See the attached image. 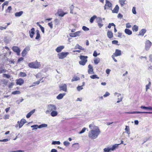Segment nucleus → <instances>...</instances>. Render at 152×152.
<instances>
[{
  "label": "nucleus",
  "mask_w": 152,
  "mask_h": 152,
  "mask_svg": "<svg viewBox=\"0 0 152 152\" xmlns=\"http://www.w3.org/2000/svg\"><path fill=\"white\" fill-rule=\"evenodd\" d=\"M89 127L91 130L88 133V137L91 139L96 138L100 133V131L99 127L96 126L93 124L89 125Z\"/></svg>",
  "instance_id": "f257e3e1"
},
{
  "label": "nucleus",
  "mask_w": 152,
  "mask_h": 152,
  "mask_svg": "<svg viewBox=\"0 0 152 152\" xmlns=\"http://www.w3.org/2000/svg\"><path fill=\"white\" fill-rule=\"evenodd\" d=\"M56 107L55 105L53 104H49L47 106V110L45 111V113L47 114H48L50 112L56 110Z\"/></svg>",
  "instance_id": "f03ea898"
},
{
  "label": "nucleus",
  "mask_w": 152,
  "mask_h": 152,
  "mask_svg": "<svg viewBox=\"0 0 152 152\" xmlns=\"http://www.w3.org/2000/svg\"><path fill=\"white\" fill-rule=\"evenodd\" d=\"M28 66L32 68L36 69L40 67L41 65L40 63L38 62L37 61L35 62H32L29 63Z\"/></svg>",
  "instance_id": "7ed1b4c3"
},
{
  "label": "nucleus",
  "mask_w": 152,
  "mask_h": 152,
  "mask_svg": "<svg viewBox=\"0 0 152 152\" xmlns=\"http://www.w3.org/2000/svg\"><path fill=\"white\" fill-rule=\"evenodd\" d=\"M87 56H80V58L81 60V61H79V64L83 66H84L86 64V63L87 61L86 58H87Z\"/></svg>",
  "instance_id": "20e7f679"
},
{
  "label": "nucleus",
  "mask_w": 152,
  "mask_h": 152,
  "mask_svg": "<svg viewBox=\"0 0 152 152\" xmlns=\"http://www.w3.org/2000/svg\"><path fill=\"white\" fill-rule=\"evenodd\" d=\"M69 54L68 52H62L58 54L57 56L59 59H63L65 58Z\"/></svg>",
  "instance_id": "39448f33"
},
{
  "label": "nucleus",
  "mask_w": 152,
  "mask_h": 152,
  "mask_svg": "<svg viewBox=\"0 0 152 152\" xmlns=\"http://www.w3.org/2000/svg\"><path fill=\"white\" fill-rule=\"evenodd\" d=\"M26 122V120L24 119H22L20 121H18L17 122V124L15 126V127L17 128L18 126V125L19 127V128H21L24 124Z\"/></svg>",
  "instance_id": "423d86ee"
},
{
  "label": "nucleus",
  "mask_w": 152,
  "mask_h": 152,
  "mask_svg": "<svg viewBox=\"0 0 152 152\" xmlns=\"http://www.w3.org/2000/svg\"><path fill=\"white\" fill-rule=\"evenodd\" d=\"M145 44V49L148 50L152 45V43L149 40H147L146 41Z\"/></svg>",
  "instance_id": "0eeeda50"
},
{
  "label": "nucleus",
  "mask_w": 152,
  "mask_h": 152,
  "mask_svg": "<svg viewBox=\"0 0 152 152\" xmlns=\"http://www.w3.org/2000/svg\"><path fill=\"white\" fill-rule=\"evenodd\" d=\"M12 49L13 51L16 53L18 56L20 55V50L19 48L17 46H14L12 47Z\"/></svg>",
  "instance_id": "6e6552de"
},
{
  "label": "nucleus",
  "mask_w": 152,
  "mask_h": 152,
  "mask_svg": "<svg viewBox=\"0 0 152 152\" xmlns=\"http://www.w3.org/2000/svg\"><path fill=\"white\" fill-rule=\"evenodd\" d=\"M30 48L28 47H26L22 53V56L23 57H24L26 56L27 52L30 50Z\"/></svg>",
  "instance_id": "1a4fd4ad"
},
{
  "label": "nucleus",
  "mask_w": 152,
  "mask_h": 152,
  "mask_svg": "<svg viewBox=\"0 0 152 152\" xmlns=\"http://www.w3.org/2000/svg\"><path fill=\"white\" fill-rule=\"evenodd\" d=\"M59 87L60 91H63L65 92L67 91V86L66 84H62L61 86H60Z\"/></svg>",
  "instance_id": "9d476101"
},
{
  "label": "nucleus",
  "mask_w": 152,
  "mask_h": 152,
  "mask_svg": "<svg viewBox=\"0 0 152 152\" xmlns=\"http://www.w3.org/2000/svg\"><path fill=\"white\" fill-rule=\"evenodd\" d=\"M58 15L59 16L63 17L64 15L67 14L66 12H64L61 9H59L57 12Z\"/></svg>",
  "instance_id": "9b49d317"
},
{
  "label": "nucleus",
  "mask_w": 152,
  "mask_h": 152,
  "mask_svg": "<svg viewBox=\"0 0 152 152\" xmlns=\"http://www.w3.org/2000/svg\"><path fill=\"white\" fill-rule=\"evenodd\" d=\"M23 83L24 80L21 78H20L16 80V84L18 85L21 86L23 84Z\"/></svg>",
  "instance_id": "f8f14e48"
},
{
  "label": "nucleus",
  "mask_w": 152,
  "mask_h": 152,
  "mask_svg": "<svg viewBox=\"0 0 152 152\" xmlns=\"http://www.w3.org/2000/svg\"><path fill=\"white\" fill-rule=\"evenodd\" d=\"M88 68H89L88 71V73L90 74H94L93 69L91 65V64H89L88 66Z\"/></svg>",
  "instance_id": "ddd939ff"
},
{
  "label": "nucleus",
  "mask_w": 152,
  "mask_h": 152,
  "mask_svg": "<svg viewBox=\"0 0 152 152\" xmlns=\"http://www.w3.org/2000/svg\"><path fill=\"white\" fill-rule=\"evenodd\" d=\"M121 54V51L118 49H116L115 53L113 54V55H114L115 56H120Z\"/></svg>",
  "instance_id": "4468645a"
},
{
  "label": "nucleus",
  "mask_w": 152,
  "mask_h": 152,
  "mask_svg": "<svg viewBox=\"0 0 152 152\" xmlns=\"http://www.w3.org/2000/svg\"><path fill=\"white\" fill-rule=\"evenodd\" d=\"M35 29L34 28H32L31 30V31H29V34L31 38H32L33 37Z\"/></svg>",
  "instance_id": "2eb2a0df"
},
{
  "label": "nucleus",
  "mask_w": 152,
  "mask_h": 152,
  "mask_svg": "<svg viewBox=\"0 0 152 152\" xmlns=\"http://www.w3.org/2000/svg\"><path fill=\"white\" fill-rule=\"evenodd\" d=\"M119 8L118 6V5H116L114 9L112 10V12L116 13H118Z\"/></svg>",
  "instance_id": "dca6fc26"
},
{
  "label": "nucleus",
  "mask_w": 152,
  "mask_h": 152,
  "mask_svg": "<svg viewBox=\"0 0 152 152\" xmlns=\"http://www.w3.org/2000/svg\"><path fill=\"white\" fill-rule=\"evenodd\" d=\"M64 48V46L58 47L56 49V51L58 53H59L62 51Z\"/></svg>",
  "instance_id": "f3484780"
},
{
  "label": "nucleus",
  "mask_w": 152,
  "mask_h": 152,
  "mask_svg": "<svg viewBox=\"0 0 152 152\" xmlns=\"http://www.w3.org/2000/svg\"><path fill=\"white\" fill-rule=\"evenodd\" d=\"M66 95L65 93L60 94L56 97V98L58 99H62L63 97Z\"/></svg>",
  "instance_id": "a211bd4d"
},
{
  "label": "nucleus",
  "mask_w": 152,
  "mask_h": 152,
  "mask_svg": "<svg viewBox=\"0 0 152 152\" xmlns=\"http://www.w3.org/2000/svg\"><path fill=\"white\" fill-rule=\"evenodd\" d=\"M35 111V109H34L31 111L30 112L28 113L26 115V117L27 118H29Z\"/></svg>",
  "instance_id": "6ab92c4d"
},
{
  "label": "nucleus",
  "mask_w": 152,
  "mask_h": 152,
  "mask_svg": "<svg viewBox=\"0 0 152 152\" xmlns=\"http://www.w3.org/2000/svg\"><path fill=\"white\" fill-rule=\"evenodd\" d=\"M105 3V6H107V7L109 8L112 7V4L108 0H106Z\"/></svg>",
  "instance_id": "aec40b11"
},
{
  "label": "nucleus",
  "mask_w": 152,
  "mask_h": 152,
  "mask_svg": "<svg viewBox=\"0 0 152 152\" xmlns=\"http://www.w3.org/2000/svg\"><path fill=\"white\" fill-rule=\"evenodd\" d=\"M107 35L109 38H111L113 37V34L112 31H108L107 33Z\"/></svg>",
  "instance_id": "412c9836"
},
{
  "label": "nucleus",
  "mask_w": 152,
  "mask_h": 152,
  "mask_svg": "<svg viewBox=\"0 0 152 152\" xmlns=\"http://www.w3.org/2000/svg\"><path fill=\"white\" fill-rule=\"evenodd\" d=\"M124 31L126 34L128 35H130L132 34V31L131 30L127 28L125 29Z\"/></svg>",
  "instance_id": "4be33fe9"
},
{
  "label": "nucleus",
  "mask_w": 152,
  "mask_h": 152,
  "mask_svg": "<svg viewBox=\"0 0 152 152\" xmlns=\"http://www.w3.org/2000/svg\"><path fill=\"white\" fill-rule=\"evenodd\" d=\"M75 49H79L80 50H84V49L79 44H77L75 46Z\"/></svg>",
  "instance_id": "5701e85b"
},
{
  "label": "nucleus",
  "mask_w": 152,
  "mask_h": 152,
  "mask_svg": "<svg viewBox=\"0 0 152 152\" xmlns=\"http://www.w3.org/2000/svg\"><path fill=\"white\" fill-rule=\"evenodd\" d=\"M146 30L145 29H142L139 32V35L143 36L144 34L145 33Z\"/></svg>",
  "instance_id": "b1692460"
},
{
  "label": "nucleus",
  "mask_w": 152,
  "mask_h": 152,
  "mask_svg": "<svg viewBox=\"0 0 152 152\" xmlns=\"http://www.w3.org/2000/svg\"><path fill=\"white\" fill-rule=\"evenodd\" d=\"M58 112L55 110H53L51 112V115L52 117H55L57 116L58 115Z\"/></svg>",
  "instance_id": "393cba45"
},
{
  "label": "nucleus",
  "mask_w": 152,
  "mask_h": 152,
  "mask_svg": "<svg viewBox=\"0 0 152 152\" xmlns=\"http://www.w3.org/2000/svg\"><path fill=\"white\" fill-rule=\"evenodd\" d=\"M111 151L110 147H107L103 149V152H110Z\"/></svg>",
  "instance_id": "a878e982"
},
{
  "label": "nucleus",
  "mask_w": 152,
  "mask_h": 152,
  "mask_svg": "<svg viewBox=\"0 0 152 152\" xmlns=\"http://www.w3.org/2000/svg\"><path fill=\"white\" fill-rule=\"evenodd\" d=\"M140 108L142 109H144L145 110H152V107H151V106L146 107L145 106H142L140 107Z\"/></svg>",
  "instance_id": "bb28decb"
},
{
  "label": "nucleus",
  "mask_w": 152,
  "mask_h": 152,
  "mask_svg": "<svg viewBox=\"0 0 152 152\" xmlns=\"http://www.w3.org/2000/svg\"><path fill=\"white\" fill-rule=\"evenodd\" d=\"M23 13V12L20 11L18 12H17L15 13V16L17 17H19L21 16Z\"/></svg>",
  "instance_id": "cd10ccee"
},
{
  "label": "nucleus",
  "mask_w": 152,
  "mask_h": 152,
  "mask_svg": "<svg viewBox=\"0 0 152 152\" xmlns=\"http://www.w3.org/2000/svg\"><path fill=\"white\" fill-rule=\"evenodd\" d=\"M125 130L127 134L129 135L130 134V131L129 128V126H126Z\"/></svg>",
  "instance_id": "c85d7f7f"
},
{
  "label": "nucleus",
  "mask_w": 152,
  "mask_h": 152,
  "mask_svg": "<svg viewBox=\"0 0 152 152\" xmlns=\"http://www.w3.org/2000/svg\"><path fill=\"white\" fill-rule=\"evenodd\" d=\"M37 25L38 26L40 27L41 30L42 32L44 33L45 32V29L42 26L40 25L39 22L37 23Z\"/></svg>",
  "instance_id": "c756f323"
},
{
  "label": "nucleus",
  "mask_w": 152,
  "mask_h": 152,
  "mask_svg": "<svg viewBox=\"0 0 152 152\" xmlns=\"http://www.w3.org/2000/svg\"><path fill=\"white\" fill-rule=\"evenodd\" d=\"M120 144H115L113 145L112 147H110L111 151H113L115 150Z\"/></svg>",
  "instance_id": "7c9ffc66"
},
{
  "label": "nucleus",
  "mask_w": 152,
  "mask_h": 152,
  "mask_svg": "<svg viewBox=\"0 0 152 152\" xmlns=\"http://www.w3.org/2000/svg\"><path fill=\"white\" fill-rule=\"evenodd\" d=\"M151 85V82L150 81L149 82V83L148 84H147L145 86V91H147L148 89L150 88Z\"/></svg>",
  "instance_id": "2f4dec72"
},
{
  "label": "nucleus",
  "mask_w": 152,
  "mask_h": 152,
  "mask_svg": "<svg viewBox=\"0 0 152 152\" xmlns=\"http://www.w3.org/2000/svg\"><path fill=\"white\" fill-rule=\"evenodd\" d=\"M126 0H119V2L120 4L121 7H123L124 4H125V2Z\"/></svg>",
  "instance_id": "473e14b6"
},
{
  "label": "nucleus",
  "mask_w": 152,
  "mask_h": 152,
  "mask_svg": "<svg viewBox=\"0 0 152 152\" xmlns=\"http://www.w3.org/2000/svg\"><path fill=\"white\" fill-rule=\"evenodd\" d=\"M96 18L97 16L96 15H94L92 17H91V18L90 19V23H93L94 22V20L96 19Z\"/></svg>",
  "instance_id": "72a5a7b5"
},
{
  "label": "nucleus",
  "mask_w": 152,
  "mask_h": 152,
  "mask_svg": "<svg viewBox=\"0 0 152 152\" xmlns=\"http://www.w3.org/2000/svg\"><path fill=\"white\" fill-rule=\"evenodd\" d=\"M36 34L37 36L35 38V39H38L40 37L39 32L38 30H36Z\"/></svg>",
  "instance_id": "f704fd0d"
},
{
  "label": "nucleus",
  "mask_w": 152,
  "mask_h": 152,
  "mask_svg": "<svg viewBox=\"0 0 152 152\" xmlns=\"http://www.w3.org/2000/svg\"><path fill=\"white\" fill-rule=\"evenodd\" d=\"M47 126L48 125L47 124H43L38 126V128L39 129H40L43 127H47Z\"/></svg>",
  "instance_id": "c9c22d12"
},
{
  "label": "nucleus",
  "mask_w": 152,
  "mask_h": 152,
  "mask_svg": "<svg viewBox=\"0 0 152 152\" xmlns=\"http://www.w3.org/2000/svg\"><path fill=\"white\" fill-rule=\"evenodd\" d=\"M100 59L99 58H96L94 59V63L95 64H97L99 63V62H100Z\"/></svg>",
  "instance_id": "e433bc0d"
},
{
  "label": "nucleus",
  "mask_w": 152,
  "mask_h": 152,
  "mask_svg": "<svg viewBox=\"0 0 152 152\" xmlns=\"http://www.w3.org/2000/svg\"><path fill=\"white\" fill-rule=\"evenodd\" d=\"M138 29V26L136 25H134L132 28V30L133 31H137Z\"/></svg>",
  "instance_id": "4c0bfd02"
},
{
  "label": "nucleus",
  "mask_w": 152,
  "mask_h": 152,
  "mask_svg": "<svg viewBox=\"0 0 152 152\" xmlns=\"http://www.w3.org/2000/svg\"><path fill=\"white\" fill-rule=\"evenodd\" d=\"M12 10V8L11 6H9L8 7L7 9L6 10V12L7 13H11V11Z\"/></svg>",
  "instance_id": "58836bf2"
},
{
  "label": "nucleus",
  "mask_w": 152,
  "mask_h": 152,
  "mask_svg": "<svg viewBox=\"0 0 152 152\" xmlns=\"http://www.w3.org/2000/svg\"><path fill=\"white\" fill-rule=\"evenodd\" d=\"M126 113L129 114L140 113V111L128 112H126Z\"/></svg>",
  "instance_id": "ea45409f"
},
{
  "label": "nucleus",
  "mask_w": 152,
  "mask_h": 152,
  "mask_svg": "<svg viewBox=\"0 0 152 152\" xmlns=\"http://www.w3.org/2000/svg\"><path fill=\"white\" fill-rule=\"evenodd\" d=\"M79 79H80V78L78 77H77V76H76V77L75 76V77H73V78L72 79L71 81L72 82H73L74 81L78 80H79Z\"/></svg>",
  "instance_id": "a19ab883"
},
{
  "label": "nucleus",
  "mask_w": 152,
  "mask_h": 152,
  "mask_svg": "<svg viewBox=\"0 0 152 152\" xmlns=\"http://www.w3.org/2000/svg\"><path fill=\"white\" fill-rule=\"evenodd\" d=\"M90 77L92 79H95V78H97L99 79V77L97 76V75H91L90 76Z\"/></svg>",
  "instance_id": "79ce46f5"
},
{
  "label": "nucleus",
  "mask_w": 152,
  "mask_h": 152,
  "mask_svg": "<svg viewBox=\"0 0 152 152\" xmlns=\"http://www.w3.org/2000/svg\"><path fill=\"white\" fill-rule=\"evenodd\" d=\"M82 32L81 31H77L75 33V37L77 36H80L81 33Z\"/></svg>",
  "instance_id": "37998d69"
},
{
  "label": "nucleus",
  "mask_w": 152,
  "mask_h": 152,
  "mask_svg": "<svg viewBox=\"0 0 152 152\" xmlns=\"http://www.w3.org/2000/svg\"><path fill=\"white\" fill-rule=\"evenodd\" d=\"M96 21L97 23H102V19L100 17H98L96 18Z\"/></svg>",
  "instance_id": "c03bdc74"
},
{
  "label": "nucleus",
  "mask_w": 152,
  "mask_h": 152,
  "mask_svg": "<svg viewBox=\"0 0 152 152\" xmlns=\"http://www.w3.org/2000/svg\"><path fill=\"white\" fill-rule=\"evenodd\" d=\"M7 71V70L3 69L2 67L0 68V73L6 72Z\"/></svg>",
  "instance_id": "a18cd8bd"
},
{
  "label": "nucleus",
  "mask_w": 152,
  "mask_h": 152,
  "mask_svg": "<svg viewBox=\"0 0 152 152\" xmlns=\"http://www.w3.org/2000/svg\"><path fill=\"white\" fill-rule=\"evenodd\" d=\"M60 142L59 141H53L52 144V145H60Z\"/></svg>",
  "instance_id": "49530a36"
},
{
  "label": "nucleus",
  "mask_w": 152,
  "mask_h": 152,
  "mask_svg": "<svg viewBox=\"0 0 152 152\" xmlns=\"http://www.w3.org/2000/svg\"><path fill=\"white\" fill-rule=\"evenodd\" d=\"M41 80H39L37 81L34 82L33 83V84H34V85L30 86V87L35 86L36 85H38L40 83Z\"/></svg>",
  "instance_id": "de8ad7c7"
},
{
  "label": "nucleus",
  "mask_w": 152,
  "mask_h": 152,
  "mask_svg": "<svg viewBox=\"0 0 152 152\" xmlns=\"http://www.w3.org/2000/svg\"><path fill=\"white\" fill-rule=\"evenodd\" d=\"M19 75L20 76L22 77H25L26 76V73L22 72H20Z\"/></svg>",
  "instance_id": "09e8293b"
},
{
  "label": "nucleus",
  "mask_w": 152,
  "mask_h": 152,
  "mask_svg": "<svg viewBox=\"0 0 152 152\" xmlns=\"http://www.w3.org/2000/svg\"><path fill=\"white\" fill-rule=\"evenodd\" d=\"M112 26H115V25L113 23H110L107 26L108 28H110Z\"/></svg>",
  "instance_id": "8fccbe9b"
},
{
  "label": "nucleus",
  "mask_w": 152,
  "mask_h": 152,
  "mask_svg": "<svg viewBox=\"0 0 152 152\" xmlns=\"http://www.w3.org/2000/svg\"><path fill=\"white\" fill-rule=\"evenodd\" d=\"M86 129L85 127L83 128L82 130H81V131L79 132H78V134H81L82 133H84L86 131Z\"/></svg>",
  "instance_id": "3c124183"
},
{
  "label": "nucleus",
  "mask_w": 152,
  "mask_h": 152,
  "mask_svg": "<svg viewBox=\"0 0 152 152\" xmlns=\"http://www.w3.org/2000/svg\"><path fill=\"white\" fill-rule=\"evenodd\" d=\"M20 92L19 91H14L12 93V94L15 95L17 94H20Z\"/></svg>",
  "instance_id": "603ef678"
},
{
  "label": "nucleus",
  "mask_w": 152,
  "mask_h": 152,
  "mask_svg": "<svg viewBox=\"0 0 152 152\" xmlns=\"http://www.w3.org/2000/svg\"><path fill=\"white\" fill-rule=\"evenodd\" d=\"M70 142L67 141H65L64 142V145L66 146H68Z\"/></svg>",
  "instance_id": "864d4df0"
},
{
  "label": "nucleus",
  "mask_w": 152,
  "mask_h": 152,
  "mask_svg": "<svg viewBox=\"0 0 152 152\" xmlns=\"http://www.w3.org/2000/svg\"><path fill=\"white\" fill-rule=\"evenodd\" d=\"M3 77H6L7 78H9L10 77V75L7 74H3Z\"/></svg>",
  "instance_id": "5fc2aeb1"
},
{
  "label": "nucleus",
  "mask_w": 152,
  "mask_h": 152,
  "mask_svg": "<svg viewBox=\"0 0 152 152\" xmlns=\"http://www.w3.org/2000/svg\"><path fill=\"white\" fill-rule=\"evenodd\" d=\"M77 90L78 91H80L81 90L83 89V88L82 86H78L77 88Z\"/></svg>",
  "instance_id": "6e6d98bb"
},
{
  "label": "nucleus",
  "mask_w": 152,
  "mask_h": 152,
  "mask_svg": "<svg viewBox=\"0 0 152 152\" xmlns=\"http://www.w3.org/2000/svg\"><path fill=\"white\" fill-rule=\"evenodd\" d=\"M114 95L115 96H117L118 98H120L121 96V94H120L117 92H115L114 93Z\"/></svg>",
  "instance_id": "4d7b16f0"
},
{
  "label": "nucleus",
  "mask_w": 152,
  "mask_h": 152,
  "mask_svg": "<svg viewBox=\"0 0 152 152\" xmlns=\"http://www.w3.org/2000/svg\"><path fill=\"white\" fill-rule=\"evenodd\" d=\"M132 12L134 14H136V8L135 7H133L132 9Z\"/></svg>",
  "instance_id": "13d9d810"
},
{
  "label": "nucleus",
  "mask_w": 152,
  "mask_h": 152,
  "mask_svg": "<svg viewBox=\"0 0 152 152\" xmlns=\"http://www.w3.org/2000/svg\"><path fill=\"white\" fill-rule=\"evenodd\" d=\"M82 29L84 31H88L89 30V28L85 26H83L82 27Z\"/></svg>",
  "instance_id": "bf43d9fd"
},
{
  "label": "nucleus",
  "mask_w": 152,
  "mask_h": 152,
  "mask_svg": "<svg viewBox=\"0 0 152 152\" xmlns=\"http://www.w3.org/2000/svg\"><path fill=\"white\" fill-rule=\"evenodd\" d=\"M99 54L100 53H99L98 54H97L96 51V50H95L94 52L93 56L94 57H96L98 55H99Z\"/></svg>",
  "instance_id": "052dcab7"
},
{
  "label": "nucleus",
  "mask_w": 152,
  "mask_h": 152,
  "mask_svg": "<svg viewBox=\"0 0 152 152\" xmlns=\"http://www.w3.org/2000/svg\"><path fill=\"white\" fill-rule=\"evenodd\" d=\"M48 25L51 29L53 28V24L52 22L50 23H48Z\"/></svg>",
  "instance_id": "680f3d73"
},
{
  "label": "nucleus",
  "mask_w": 152,
  "mask_h": 152,
  "mask_svg": "<svg viewBox=\"0 0 152 152\" xmlns=\"http://www.w3.org/2000/svg\"><path fill=\"white\" fill-rule=\"evenodd\" d=\"M110 95V93L107 91L106 92L105 94L103 95V96L104 97H106L107 96H108Z\"/></svg>",
  "instance_id": "e2e57ef3"
},
{
  "label": "nucleus",
  "mask_w": 152,
  "mask_h": 152,
  "mask_svg": "<svg viewBox=\"0 0 152 152\" xmlns=\"http://www.w3.org/2000/svg\"><path fill=\"white\" fill-rule=\"evenodd\" d=\"M7 27V26H5L4 27L0 26V29L1 30H3L4 29H6Z\"/></svg>",
  "instance_id": "0e129e2a"
},
{
  "label": "nucleus",
  "mask_w": 152,
  "mask_h": 152,
  "mask_svg": "<svg viewBox=\"0 0 152 152\" xmlns=\"http://www.w3.org/2000/svg\"><path fill=\"white\" fill-rule=\"evenodd\" d=\"M126 28H130L131 27V25L129 23H127L126 24Z\"/></svg>",
  "instance_id": "69168bd1"
},
{
  "label": "nucleus",
  "mask_w": 152,
  "mask_h": 152,
  "mask_svg": "<svg viewBox=\"0 0 152 152\" xmlns=\"http://www.w3.org/2000/svg\"><path fill=\"white\" fill-rule=\"evenodd\" d=\"M123 17V15L121 13H119L117 17L118 18H122Z\"/></svg>",
  "instance_id": "338daca9"
},
{
  "label": "nucleus",
  "mask_w": 152,
  "mask_h": 152,
  "mask_svg": "<svg viewBox=\"0 0 152 152\" xmlns=\"http://www.w3.org/2000/svg\"><path fill=\"white\" fill-rule=\"evenodd\" d=\"M24 151L19 150L16 151H10V152H23Z\"/></svg>",
  "instance_id": "774afa93"
}]
</instances>
